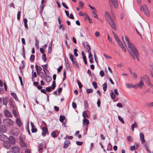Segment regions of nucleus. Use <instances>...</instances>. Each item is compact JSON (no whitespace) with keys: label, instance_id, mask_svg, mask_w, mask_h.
Here are the masks:
<instances>
[{"label":"nucleus","instance_id":"1","mask_svg":"<svg viewBox=\"0 0 153 153\" xmlns=\"http://www.w3.org/2000/svg\"><path fill=\"white\" fill-rule=\"evenodd\" d=\"M122 38L123 43L132 58L134 59H135L134 56L135 55L137 60L139 61L138 52L135 46L132 43L130 42L129 39L127 36H122Z\"/></svg>","mask_w":153,"mask_h":153},{"label":"nucleus","instance_id":"2","mask_svg":"<svg viewBox=\"0 0 153 153\" xmlns=\"http://www.w3.org/2000/svg\"><path fill=\"white\" fill-rule=\"evenodd\" d=\"M19 144L22 147H27V145L25 141V137L24 135H22L20 136L19 138Z\"/></svg>","mask_w":153,"mask_h":153},{"label":"nucleus","instance_id":"3","mask_svg":"<svg viewBox=\"0 0 153 153\" xmlns=\"http://www.w3.org/2000/svg\"><path fill=\"white\" fill-rule=\"evenodd\" d=\"M4 124L7 126H12L13 125V122L11 119L7 118L4 119L3 120Z\"/></svg>","mask_w":153,"mask_h":153},{"label":"nucleus","instance_id":"4","mask_svg":"<svg viewBox=\"0 0 153 153\" xmlns=\"http://www.w3.org/2000/svg\"><path fill=\"white\" fill-rule=\"evenodd\" d=\"M46 148V143L43 142L40 143L38 147V150L39 153H42L43 150Z\"/></svg>","mask_w":153,"mask_h":153},{"label":"nucleus","instance_id":"5","mask_svg":"<svg viewBox=\"0 0 153 153\" xmlns=\"http://www.w3.org/2000/svg\"><path fill=\"white\" fill-rule=\"evenodd\" d=\"M140 9L141 10H143L145 14L147 16H149V10L147 6L146 5H144L143 6H141L140 7Z\"/></svg>","mask_w":153,"mask_h":153},{"label":"nucleus","instance_id":"6","mask_svg":"<svg viewBox=\"0 0 153 153\" xmlns=\"http://www.w3.org/2000/svg\"><path fill=\"white\" fill-rule=\"evenodd\" d=\"M140 80L143 82L145 81L149 85H151V83L150 81L149 78L146 75H145L143 76H141L140 77Z\"/></svg>","mask_w":153,"mask_h":153},{"label":"nucleus","instance_id":"7","mask_svg":"<svg viewBox=\"0 0 153 153\" xmlns=\"http://www.w3.org/2000/svg\"><path fill=\"white\" fill-rule=\"evenodd\" d=\"M108 21L112 27L113 28L114 30H116L117 27L114 21L111 19H109Z\"/></svg>","mask_w":153,"mask_h":153},{"label":"nucleus","instance_id":"8","mask_svg":"<svg viewBox=\"0 0 153 153\" xmlns=\"http://www.w3.org/2000/svg\"><path fill=\"white\" fill-rule=\"evenodd\" d=\"M144 84L143 82L140 80V82L135 85V88L137 89L139 88H141L144 86Z\"/></svg>","mask_w":153,"mask_h":153},{"label":"nucleus","instance_id":"9","mask_svg":"<svg viewBox=\"0 0 153 153\" xmlns=\"http://www.w3.org/2000/svg\"><path fill=\"white\" fill-rule=\"evenodd\" d=\"M10 150L12 151V152H14L15 153H19L20 152L19 148L16 146L12 147L11 148Z\"/></svg>","mask_w":153,"mask_h":153},{"label":"nucleus","instance_id":"10","mask_svg":"<svg viewBox=\"0 0 153 153\" xmlns=\"http://www.w3.org/2000/svg\"><path fill=\"white\" fill-rule=\"evenodd\" d=\"M7 131V129L5 126L2 125H0V133H4Z\"/></svg>","mask_w":153,"mask_h":153},{"label":"nucleus","instance_id":"11","mask_svg":"<svg viewBox=\"0 0 153 153\" xmlns=\"http://www.w3.org/2000/svg\"><path fill=\"white\" fill-rule=\"evenodd\" d=\"M3 145L4 147L7 149H9L11 146L10 143L8 141L4 142L3 143Z\"/></svg>","mask_w":153,"mask_h":153},{"label":"nucleus","instance_id":"12","mask_svg":"<svg viewBox=\"0 0 153 153\" xmlns=\"http://www.w3.org/2000/svg\"><path fill=\"white\" fill-rule=\"evenodd\" d=\"M140 139L141 142V143L143 144L145 142L144 136L143 133H140Z\"/></svg>","mask_w":153,"mask_h":153},{"label":"nucleus","instance_id":"13","mask_svg":"<svg viewBox=\"0 0 153 153\" xmlns=\"http://www.w3.org/2000/svg\"><path fill=\"white\" fill-rule=\"evenodd\" d=\"M35 67L38 75H40L41 73L40 71L42 70V68L40 66H38L37 65H36Z\"/></svg>","mask_w":153,"mask_h":153},{"label":"nucleus","instance_id":"14","mask_svg":"<svg viewBox=\"0 0 153 153\" xmlns=\"http://www.w3.org/2000/svg\"><path fill=\"white\" fill-rule=\"evenodd\" d=\"M110 3H111L115 8H117L118 7L117 0H109Z\"/></svg>","mask_w":153,"mask_h":153},{"label":"nucleus","instance_id":"15","mask_svg":"<svg viewBox=\"0 0 153 153\" xmlns=\"http://www.w3.org/2000/svg\"><path fill=\"white\" fill-rule=\"evenodd\" d=\"M8 140L9 141L10 143V144H14L15 143V139L13 137H10L8 138Z\"/></svg>","mask_w":153,"mask_h":153},{"label":"nucleus","instance_id":"16","mask_svg":"<svg viewBox=\"0 0 153 153\" xmlns=\"http://www.w3.org/2000/svg\"><path fill=\"white\" fill-rule=\"evenodd\" d=\"M42 135L43 136H44L48 132V130L47 128L43 127L42 128Z\"/></svg>","mask_w":153,"mask_h":153},{"label":"nucleus","instance_id":"17","mask_svg":"<svg viewBox=\"0 0 153 153\" xmlns=\"http://www.w3.org/2000/svg\"><path fill=\"white\" fill-rule=\"evenodd\" d=\"M105 13V18L107 20H108L109 19H111V15L108 12L106 11Z\"/></svg>","mask_w":153,"mask_h":153},{"label":"nucleus","instance_id":"18","mask_svg":"<svg viewBox=\"0 0 153 153\" xmlns=\"http://www.w3.org/2000/svg\"><path fill=\"white\" fill-rule=\"evenodd\" d=\"M4 114L6 117H10L12 116L10 112L7 110H6L4 111Z\"/></svg>","mask_w":153,"mask_h":153},{"label":"nucleus","instance_id":"19","mask_svg":"<svg viewBox=\"0 0 153 153\" xmlns=\"http://www.w3.org/2000/svg\"><path fill=\"white\" fill-rule=\"evenodd\" d=\"M16 123L17 125L19 127H21L22 126V122L18 118L16 119Z\"/></svg>","mask_w":153,"mask_h":153},{"label":"nucleus","instance_id":"20","mask_svg":"<svg viewBox=\"0 0 153 153\" xmlns=\"http://www.w3.org/2000/svg\"><path fill=\"white\" fill-rule=\"evenodd\" d=\"M126 87L128 88H135V85H134L131 84H129V83H126Z\"/></svg>","mask_w":153,"mask_h":153},{"label":"nucleus","instance_id":"21","mask_svg":"<svg viewBox=\"0 0 153 153\" xmlns=\"http://www.w3.org/2000/svg\"><path fill=\"white\" fill-rule=\"evenodd\" d=\"M137 127V124L136 122H134V123L132 124L131 125V128L133 131H134V127Z\"/></svg>","mask_w":153,"mask_h":153},{"label":"nucleus","instance_id":"22","mask_svg":"<svg viewBox=\"0 0 153 153\" xmlns=\"http://www.w3.org/2000/svg\"><path fill=\"white\" fill-rule=\"evenodd\" d=\"M137 27L138 29L140 31H143L142 25L141 23H139L137 25Z\"/></svg>","mask_w":153,"mask_h":153},{"label":"nucleus","instance_id":"23","mask_svg":"<svg viewBox=\"0 0 153 153\" xmlns=\"http://www.w3.org/2000/svg\"><path fill=\"white\" fill-rule=\"evenodd\" d=\"M83 124L84 125H85L86 124H87V125L89 123V122L88 120L86 119H84L83 120Z\"/></svg>","mask_w":153,"mask_h":153},{"label":"nucleus","instance_id":"24","mask_svg":"<svg viewBox=\"0 0 153 153\" xmlns=\"http://www.w3.org/2000/svg\"><path fill=\"white\" fill-rule=\"evenodd\" d=\"M70 144V142L69 141H67L65 142L64 143V144L63 146L64 148H66L68 147L69 145Z\"/></svg>","mask_w":153,"mask_h":153},{"label":"nucleus","instance_id":"25","mask_svg":"<svg viewBox=\"0 0 153 153\" xmlns=\"http://www.w3.org/2000/svg\"><path fill=\"white\" fill-rule=\"evenodd\" d=\"M6 136L3 134L0 135V140L2 141H4L6 139Z\"/></svg>","mask_w":153,"mask_h":153},{"label":"nucleus","instance_id":"26","mask_svg":"<svg viewBox=\"0 0 153 153\" xmlns=\"http://www.w3.org/2000/svg\"><path fill=\"white\" fill-rule=\"evenodd\" d=\"M8 100L6 98H4L3 99V104L6 105L8 103Z\"/></svg>","mask_w":153,"mask_h":153},{"label":"nucleus","instance_id":"27","mask_svg":"<svg viewBox=\"0 0 153 153\" xmlns=\"http://www.w3.org/2000/svg\"><path fill=\"white\" fill-rule=\"evenodd\" d=\"M102 86L104 91H106L107 88V83H104L102 85Z\"/></svg>","mask_w":153,"mask_h":153},{"label":"nucleus","instance_id":"28","mask_svg":"<svg viewBox=\"0 0 153 153\" xmlns=\"http://www.w3.org/2000/svg\"><path fill=\"white\" fill-rule=\"evenodd\" d=\"M65 119V116H60L59 117V120L61 122H62Z\"/></svg>","mask_w":153,"mask_h":153},{"label":"nucleus","instance_id":"29","mask_svg":"<svg viewBox=\"0 0 153 153\" xmlns=\"http://www.w3.org/2000/svg\"><path fill=\"white\" fill-rule=\"evenodd\" d=\"M65 62L66 65V66L68 67H69L70 66V65L68 62V59L65 57Z\"/></svg>","mask_w":153,"mask_h":153},{"label":"nucleus","instance_id":"30","mask_svg":"<svg viewBox=\"0 0 153 153\" xmlns=\"http://www.w3.org/2000/svg\"><path fill=\"white\" fill-rule=\"evenodd\" d=\"M42 59L44 60V61L45 62H46L47 60V58L46 57V54L43 53L42 55Z\"/></svg>","mask_w":153,"mask_h":153},{"label":"nucleus","instance_id":"31","mask_svg":"<svg viewBox=\"0 0 153 153\" xmlns=\"http://www.w3.org/2000/svg\"><path fill=\"white\" fill-rule=\"evenodd\" d=\"M51 79V77L49 76H48L46 78V80L48 82H50Z\"/></svg>","mask_w":153,"mask_h":153},{"label":"nucleus","instance_id":"32","mask_svg":"<svg viewBox=\"0 0 153 153\" xmlns=\"http://www.w3.org/2000/svg\"><path fill=\"white\" fill-rule=\"evenodd\" d=\"M87 47V52L88 53H91V47L90 45H86Z\"/></svg>","mask_w":153,"mask_h":153},{"label":"nucleus","instance_id":"33","mask_svg":"<svg viewBox=\"0 0 153 153\" xmlns=\"http://www.w3.org/2000/svg\"><path fill=\"white\" fill-rule=\"evenodd\" d=\"M74 54L75 56L77 57L78 56V54L77 53L78 50L77 49H75L74 50Z\"/></svg>","mask_w":153,"mask_h":153},{"label":"nucleus","instance_id":"34","mask_svg":"<svg viewBox=\"0 0 153 153\" xmlns=\"http://www.w3.org/2000/svg\"><path fill=\"white\" fill-rule=\"evenodd\" d=\"M92 84L93 85L94 88L96 89L97 87V84L96 82L94 81L92 82Z\"/></svg>","mask_w":153,"mask_h":153},{"label":"nucleus","instance_id":"35","mask_svg":"<svg viewBox=\"0 0 153 153\" xmlns=\"http://www.w3.org/2000/svg\"><path fill=\"white\" fill-rule=\"evenodd\" d=\"M44 8V6L43 5H41L39 9H40V11H39V13L40 14H41L42 12V10Z\"/></svg>","mask_w":153,"mask_h":153},{"label":"nucleus","instance_id":"36","mask_svg":"<svg viewBox=\"0 0 153 153\" xmlns=\"http://www.w3.org/2000/svg\"><path fill=\"white\" fill-rule=\"evenodd\" d=\"M93 91V90L91 89H87L86 90V92L88 94L92 93Z\"/></svg>","mask_w":153,"mask_h":153},{"label":"nucleus","instance_id":"37","mask_svg":"<svg viewBox=\"0 0 153 153\" xmlns=\"http://www.w3.org/2000/svg\"><path fill=\"white\" fill-rule=\"evenodd\" d=\"M111 96L112 99H114L115 98V95L113 92L111 93Z\"/></svg>","mask_w":153,"mask_h":153},{"label":"nucleus","instance_id":"38","mask_svg":"<svg viewBox=\"0 0 153 153\" xmlns=\"http://www.w3.org/2000/svg\"><path fill=\"white\" fill-rule=\"evenodd\" d=\"M118 118L119 120L122 123H124V120L120 116H119Z\"/></svg>","mask_w":153,"mask_h":153},{"label":"nucleus","instance_id":"39","mask_svg":"<svg viewBox=\"0 0 153 153\" xmlns=\"http://www.w3.org/2000/svg\"><path fill=\"white\" fill-rule=\"evenodd\" d=\"M21 12L20 11L18 12L17 15V19L19 20L20 19Z\"/></svg>","mask_w":153,"mask_h":153},{"label":"nucleus","instance_id":"40","mask_svg":"<svg viewBox=\"0 0 153 153\" xmlns=\"http://www.w3.org/2000/svg\"><path fill=\"white\" fill-rule=\"evenodd\" d=\"M131 74L132 75L134 78L135 79L137 78V75L135 73H131Z\"/></svg>","mask_w":153,"mask_h":153},{"label":"nucleus","instance_id":"41","mask_svg":"<svg viewBox=\"0 0 153 153\" xmlns=\"http://www.w3.org/2000/svg\"><path fill=\"white\" fill-rule=\"evenodd\" d=\"M77 83L79 85V88L80 89H81V90H82V89H81V88L82 87V85L81 83V82L78 81Z\"/></svg>","mask_w":153,"mask_h":153},{"label":"nucleus","instance_id":"42","mask_svg":"<svg viewBox=\"0 0 153 153\" xmlns=\"http://www.w3.org/2000/svg\"><path fill=\"white\" fill-rule=\"evenodd\" d=\"M100 74L101 77H102L104 76V73L103 71H100Z\"/></svg>","mask_w":153,"mask_h":153},{"label":"nucleus","instance_id":"43","mask_svg":"<svg viewBox=\"0 0 153 153\" xmlns=\"http://www.w3.org/2000/svg\"><path fill=\"white\" fill-rule=\"evenodd\" d=\"M35 59V56L34 55L32 54L30 57V60L31 61H34Z\"/></svg>","mask_w":153,"mask_h":153},{"label":"nucleus","instance_id":"44","mask_svg":"<svg viewBox=\"0 0 153 153\" xmlns=\"http://www.w3.org/2000/svg\"><path fill=\"white\" fill-rule=\"evenodd\" d=\"M11 95H12V96L14 97V98L15 99H17V97L16 95L14 94V93H11Z\"/></svg>","mask_w":153,"mask_h":153},{"label":"nucleus","instance_id":"45","mask_svg":"<svg viewBox=\"0 0 153 153\" xmlns=\"http://www.w3.org/2000/svg\"><path fill=\"white\" fill-rule=\"evenodd\" d=\"M72 106L73 107L74 109H75L76 108V104L75 102H72Z\"/></svg>","mask_w":153,"mask_h":153},{"label":"nucleus","instance_id":"46","mask_svg":"<svg viewBox=\"0 0 153 153\" xmlns=\"http://www.w3.org/2000/svg\"><path fill=\"white\" fill-rule=\"evenodd\" d=\"M147 105L149 107H153V102L148 103L147 104Z\"/></svg>","mask_w":153,"mask_h":153},{"label":"nucleus","instance_id":"47","mask_svg":"<svg viewBox=\"0 0 153 153\" xmlns=\"http://www.w3.org/2000/svg\"><path fill=\"white\" fill-rule=\"evenodd\" d=\"M84 62L85 64L86 65L87 63V61L86 60V59L85 56H84L83 57Z\"/></svg>","mask_w":153,"mask_h":153},{"label":"nucleus","instance_id":"48","mask_svg":"<svg viewBox=\"0 0 153 153\" xmlns=\"http://www.w3.org/2000/svg\"><path fill=\"white\" fill-rule=\"evenodd\" d=\"M51 135L53 137H56V134L55 132H53L51 133Z\"/></svg>","mask_w":153,"mask_h":153},{"label":"nucleus","instance_id":"49","mask_svg":"<svg viewBox=\"0 0 153 153\" xmlns=\"http://www.w3.org/2000/svg\"><path fill=\"white\" fill-rule=\"evenodd\" d=\"M76 144L78 146H81L82 144V142L78 141L76 142Z\"/></svg>","mask_w":153,"mask_h":153},{"label":"nucleus","instance_id":"50","mask_svg":"<svg viewBox=\"0 0 153 153\" xmlns=\"http://www.w3.org/2000/svg\"><path fill=\"white\" fill-rule=\"evenodd\" d=\"M62 6L66 9H68V7L66 5V4L65 3H62Z\"/></svg>","mask_w":153,"mask_h":153},{"label":"nucleus","instance_id":"51","mask_svg":"<svg viewBox=\"0 0 153 153\" xmlns=\"http://www.w3.org/2000/svg\"><path fill=\"white\" fill-rule=\"evenodd\" d=\"M119 44V46H120V47H121L123 46V45L121 42V41H120V40L118 41L117 42Z\"/></svg>","mask_w":153,"mask_h":153},{"label":"nucleus","instance_id":"52","mask_svg":"<svg viewBox=\"0 0 153 153\" xmlns=\"http://www.w3.org/2000/svg\"><path fill=\"white\" fill-rule=\"evenodd\" d=\"M150 91V90L149 89H147V90H146L145 91L143 92L142 93V95H143V94H145L146 93H148Z\"/></svg>","mask_w":153,"mask_h":153},{"label":"nucleus","instance_id":"53","mask_svg":"<svg viewBox=\"0 0 153 153\" xmlns=\"http://www.w3.org/2000/svg\"><path fill=\"white\" fill-rule=\"evenodd\" d=\"M31 130L32 132H36L37 131V129L34 127H33L32 128Z\"/></svg>","mask_w":153,"mask_h":153},{"label":"nucleus","instance_id":"54","mask_svg":"<svg viewBox=\"0 0 153 153\" xmlns=\"http://www.w3.org/2000/svg\"><path fill=\"white\" fill-rule=\"evenodd\" d=\"M79 5L82 7H83L84 6V3L82 1H79Z\"/></svg>","mask_w":153,"mask_h":153},{"label":"nucleus","instance_id":"55","mask_svg":"<svg viewBox=\"0 0 153 153\" xmlns=\"http://www.w3.org/2000/svg\"><path fill=\"white\" fill-rule=\"evenodd\" d=\"M73 138V137L72 136H67L65 137L64 138V139H72Z\"/></svg>","mask_w":153,"mask_h":153},{"label":"nucleus","instance_id":"56","mask_svg":"<svg viewBox=\"0 0 153 153\" xmlns=\"http://www.w3.org/2000/svg\"><path fill=\"white\" fill-rule=\"evenodd\" d=\"M145 148L146 150V151L148 153H151V152L149 149V148L147 147V146H145Z\"/></svg>","mask_w":153,"mask_h":153},{"label":"nucleus","instance_id":"57","mask_svg":"<svg viewBox=\"0 0 153 153\" xmlns=\"http://www.w3.org/2000/svg\"><path fill=\"white\" fill-rule=\"evenodd\" d=\"M84 104L85 108H87L88 106V102L86 100H85L84 102Z\"/></svg>","mask_w":153,"mask_h":153},{"label":"nucleus","instance_id":"58","mask_svg":"<svg viewBox=\"0 0 153 153\" xmlns=\"http://www.w3.org/2000/svg\"><path fill=\"white\" fill-rule=\"evenodd\" d=\"M114 93L115 95L118 96L119 95L118 92L117 90L116 89H115L114 90Z\"/></svg>","mask_w":153,"mask_h":153},{"label":"nucleus","instance_id":"59","mask_svg":"<svg viewBox=\"0 0 153 153\" xmlns=\"http://www.w3.org/2000/svg\"><path fill=\"white\" fill-rule=\"evenodd\" d=\"M62 28V30H64L65 29V27H64L62 25H60L59 27V29H61Z\"/></svg>","mask_w":153,"mask_h":153},{"label":"nucleus","instance_id":"60","mask_svg":"<svg viewBox=\"0 0 153 153\" xmlns=\"http://www.w3.org/2000/svg\"><path fill=\"white\" fill-rule=\"evenodd\" d=\"M58 20L59 24H61V19L60 17L59 16L58 17Z\"/></svg>","mask_w":153,"mask_h":153},{"label":"nucleus","instance_id":"61","mask_svg":"<svg viewBox=\"0 0 153 153\" xmlns=\"http://www.w3.org/2000/svg\"><path fill=\"white\" fill-rule=\"evenodd\" d=\"M12 112H13V114H14V115L15 116V117L17 116V113H16V110H15L14 109H13V110Z\"/></svg>","mask_w":153,"mask_h":153},{"label":"nucleus","instance_id":"62","mask_svg":"<svg viewBox=\"0 0 153 153\" xmlns=\"http://www.w3.org/2000/svg\"><path fill=\"white\" fill-rule=\"evenodd\" d=\"M92 13H93V16L96 18H97L98 17V16L97 15V14H96V13H95L94 12V11H92Z\"/></svg>","mask_w":153,"mask_h":153},{"label":"nucleus","instance_id":"63","mask_svg":"<svg viewBox=\"0 0 153 153\" xmlns=\"http://www.w3.org/2000/svg\"><path fill=\"white\" fill-rule=\"evenodd\" d=\"M82 115H83V117L84 118H86L87 116V114L86 113H85L84 112H83V113Z\"/></svg>","mask_w":153,"mask_h":153},{"label":"nucleus","instance_id":"64","mask_svg":"<svg viewBox=\"0 0 153 153\" xmlns=\"http://www.w3.org/2000/svg\"><path fill=\"white\" fill-rule=\"evenodd\" d=\"M127 139L128 141H131L132 140V138L130 136H128L127 137Z\"/></svg>","mask_w":153,"mask_h":153}]
</instances>
